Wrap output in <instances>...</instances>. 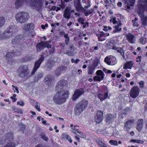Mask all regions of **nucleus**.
Segmentation results:
<instances>
[{"instance_id":"nucleus-28","label":"nucleus","mask_w":147,"mask_h":147,"mask_svg":"<svg viewBox=\"0 0 147 147\" xmlns=\"http://www.w3.org/2000/svg\"><path fill=\"white\" fill-rule=\"evenodd\" d=\"M71 15V13L68 9H67L65 10L64 13L63 15V17L65 18L69 19L70 18Z\"/></svg>"},{"instance_id":"nucleus-42","label":"nucleus","mask_w":147,"mask_h":147,"mask_svg":"<svg viewBox=\"0 0 147 147\" xmlns=\"http://www.w3.org/2000/svg\"><path fill=\"white\" fill-rule=\"evenodd\" d=\"M131 107H127L124 111V114L126 115L129 113L131 111Z\"/></svg>"},{"instance_id":"nucleus-54","label":"nucleus","mask_w":147,"mask_h":147,"mask_svg":"<svg viewBox=\"0 0 147 147\" xmlns=\"http://www.w3.org/2000/svg\"><path fill=\"white\" fill-rule=\"evenodd\" d=\"M69 41V38H65V44L66 45H67L68 44V42Z\"/></svg>"},{"instance_id":"nucleus-36","label":"nucleus","mask_w":147,"mask_h":147,"mask_svg":"<svg viewBox=\"0 0 147 147\" xmlns=\"http://www.w3.org/2000/svg\"><path fill=\"white\" fill-rule=\"evenodd\" d=\"M16 144L14 142H10L6 144L4 147H15Z\"/></svg>"},{"instance_id":"nucleus-49","label":"nucleus","mask_w":147,"mask_h":147,"mask_svg":"<svg viewBox=\"0 0 147 147\" xmlns=\"http://www.w3.org/2000/svg\"><path fill=\"white\" fill-rule=\"evenodd\" d=\"M139 84L140 86V87L142 88H143L144 87V82L143 81H141L140 82H139Z\"/></svg>"},{"instance_id":"nucleus-35","label":"nucleus","mask_w":147,"mask_h":147,"mask_svg":"<svg viewBox=\"0 0 147 147\" xmlns=\"http://www.w3.org/2000/svg\"><path fill=\"white\" fill-rule=\"evenodd\" d=\"M117 51L118 53H120L123 58L124 59L125 58L124 52V50L122 48H120L119 49H118Z\"/></svg>"},{"instance_id":"nucleus-21","label":"nucleus","mask_w":147,"mask_h":147,"mask_svg":"<svg viewBox=\"0 0 147 147\" xmlns=\"http://www.w3.org/2000/svg\"><path fill=\"white\" fill-rule=\"evenodd\" d=\"M134 122L133 120H129L127 121L124 124V129L125 130L128 131Z\"/></svg>"},{"instance_id":"nucleus-34","label":"nucleus","mask_w":147,"mask_h":147,"mask_svg":"<svg viewBox=\"0 0 147 147\" xmlns=\"http://www.w3.org/2000/svg\"><path fill=\"white\" fill-rule=\"evenodd\" d=\"M88 74H92L94 72V68L92 66H90L88 67Z\"/></svg>"},{"instance_id":"nucleus-17","label":"nucleus","mask_w":147,"mask_h":147,"mask_svg":"<svg viewBox=\"0 0 147 147\" xmlns=\"http://www.w3.org/2000/svg\"><path fill=\"white\" fill-rule=\"evenodd\" d=\"M54 78L53 76L50 75L46 76L44 79L45 83L48 86L51 85L54 81Z\"/></svg>"},{"instance_id":"nucleus-63","label":"nucleus","mask_w":147,"mask_h":147,"mask_svg":"<svg viewBox=\"0 0 147 147\" xmlns=\"http://www.w3.org/2000/svg\"><path fill=\"white\" fill-rule=\"evenodd\" d=\"M41 121L42 123L43 124L45 125L46 124V121L45 120H44V118H41Z\"/></svg>"},{"instance_id":"nucleus-29","label":"nucleus","mask_w":147,"mask_h":147,"mask_svg":"<svg viewBox=\"0 0 147 147\" xmlns=\"http://www.w3.org/2000/svg\"><path fill=\"white\" fill-rule=\"evenodd\" d=\"M134 0H127L125 2L127 3V8L129 9H130V6H132L134 3Z\"/></svg>"},{"instance_id":"nucleus-10","label":"nucleus","mask_w":147,"mask_h":147,"mask_svg":"<svg viewBox=\"0 0 147 147\" xmlns=\"http://www.w3.org/2000/svg\"><path fill=\"white\" fill-rule=\"evenodd\" d=\"M13 134L11 132L6 134L0 139V144H2L4 142L11 141L13 140Z\"/></svg>"},{"instance_id":"nucleus-6","label":"nucleus","mask_w":147,"mask_h":147,"mask_svg":"<svg viewBox=\"0 0 147 147\" xmlns=\"http://www.w3.org/2000/svg\"><path fill=\"white\" fill-rule=\"evenodd\" d=\"M37 0H16L15 3V7L18 9L23 5L24 2L30 3L31 6L33 8H36L37 6Z\"/></svg>"},{"instance_id":"nucleus-40","label":"nucleus","mask_w":147,"mask_h":147,"mask_svg":"<svg viewBox=\"0 0 147 147\" xmlns=\"http://www.w3.org/2000/svg\"><path fill=\"white\" fill-rule=\"evenodd\" d=\"M39 135L41 136V138L45 141H47L48 140V138L46 136L44 133H41L39 134Z\"/></svg>"},{"instance_id":"nucleus-16","label":"nucleus","mask_w":147,"mask_h":147,"mask_svg":"<svg viewBox=\"0 0 147 147\" xmlns=\"http://www.w3.org/2000/svg\"><path fill=\"white\" fill-rule=\"evenodd\" d=\"M103 112L101 111H98L95 116V119L96 123H99L102 120Z\"/></svg>"},{"instance_id":"nucleus-41","label":"nucleus","mask_w":147,"mask_h":147,"mask_svg":"<svg viewBox=\"0 0 147 147\" xmlns=\"http://www.w3.org/2000/svg\"><path fill=\"white\" fill-rule=\"evenodd\" d=\"M5 20L4 18L0 17V27L4 25Z\"/></svg>"},{"instance_id":"nucleus-27","label":"nucleus","mask_w":147,"mask_h":147,"mask_svg":"<svg viewBox=\"0 0 147 147\" xmlns=\"http://www.w3.org/2000/svg\"><path fill=\"white\" fill-rule=\"evenodd\" d=\"M55 64V62L51 59H49L46 63L47 67L49 68L52 67Z\"/></svg>"},{"instance_id":"nucleus-32","label":"nucleus","mask_w":147,"mask_h":147,"mask_svg":"<svg viewBox=\"0 0 147 147\" xmlns=\"http://www.w3.org/2000/svg\"><path fill=\"white\" fill-rule=\"evenodd\" d=\"M19 53L17 52L16 50H14L13 52H8L7 53L6 55L7 57H9L10 56L12 57V55L19 54Z\"/></svg>"},{"instance_id":"nucleus-25","label":"nucleus","mask_w":147,"mask_h":147,"mask_svg":"<svg viewBox=\"0 0 147 147\" xmlns=\"http://www.w3.org/2000/svg\"><path fill=\"white\" fill-rule=\"evenodd\" d=\"M122 25V24L121 23L119 22L117 25H115L114 27L115 29L112 32V33L114 34L115 33L117 32L121 31L122 30L121 27Z\"/></svg>"},{"instance_id":"nucleus-14","label":"nucleus","mask_w":147,"mask_h":147,"mask_svg":"<svg viewBox=\"0 0 147 147\" xmlns=\"http://www.w3.org/2000/svg\"><path fill=\"white\" fill-rule=\"evenodd\" d=\"M35 28V26L32 23L26 24L22 26L23 29L26 31H28L32 32L34 31Z\"/></svg>"},{"instance_id":"nucleus-62","label":"nucleus","mask_w":147,"mask_h":147,"mask_svg":"<svg viewBox=\"0 0 147 147\" xmlns=\"http://www.w3.org/2000/svg\"><path fill=\"white\" fill-rule=\"evenodd\" d=\"M43 76V74L42 73H39L38 76L39 78H41Z\"/></svg>"},{"instance_id":"nucleus-58","label":"nucleus","mask_w":147,"mask_h":147,"mask_svg":"<svg viewBox=\"0 0 147 147\" xmlns=\"http://www.w3.org/2000/svg\"><path fill=\"white\" fill-rule=\"evenodd\" d=\"M65 34V32H64L61 31L59 32V35L60 36H64V34Z\"/></svg>"},{"instance_id":"nucleus-61","label":"nucleus","mask_w":147,"mask_h":147,"mask_svg":"<svg viewBox=\"0 0 147 147\" xmlns=\"http://www.w3.org/2000/svg\"><path fill=\"white\" fill-rule=\"evenodd\" d=\"M65 53L69 56H71L73 55V54L72 53V52L71 51L68 52H66Z\"/></svg>"},{"instance_id":"nucleus-51","label":"nucleus","mask_w":147,"mask_h":147,"mask_svg":"<svg viewBox=\"0 0 147 147\" xmlns=\"http://www.w3.org/2000/svg\"><path fill=\"white\" fill-rule=\"evenodd\" d=\"M16 94H14L13 95V96H11V98L13 102L17 100L16 97Z\"/></svg>"},{"instance_id":"nucleus-19","label":"nucleus","mask_w":147,"mask_h":147,"mask_svg":"<svg viewBox=\"0 0 147 147\" xmlns=\"http://www.w3.org/2000/svg\"><path fill=\"white\" fill-rule=\"evenodd\" d=\"M126 37L128 41L130 43L133 44L136 41V37L134 35L131 33H129L126 36Z\"/></svg>"},{"instance_id":"nucleus-37","label":"nucleus","mask_w":147,"mask_h":147,"mask_svg":"<svg viewBox=\"0 0 147 147\" xmlns=\"http://www.w3.org/2000/svg\"><path fill=\"white\" fill-rule=\"evenodd\" d=\"M130 142H136L138 144H142L144 142V141L142 140L135 139H131L130 140Z\"/></svg>"},{"instance_id":"nucleus-53","label":"nucleus","mask_w":147,"mask_h":147,"mask_svg":"<svg viewBox=\"0 0 147 147\" xmlns=\"http://www.w3.org/2000/svg\"><path fill=\"white\" fill-rule=\"evenodd\" d=\"M30 113L32 114V115H31L30 116L32 118H33L34 117V116H35L36 114L35 112L32 111L30 112Z\"/></svg>"},{"instance_id":"nucleus-5","label":"nucleus","mask_w":147,"mask_h":147,"mask_svg":"<svg viewBox=\"0 0 147 147\" xmlns=\"http://www.w3.org/2000/svg\"><path fill=\"white\" fill-rule=\"evenodd\" d=\"M29 17L28 13L25 12L18 13L15 16L16 20L21 23H24L26 22Z\"/></svg>"},{"instance_id":"nucleus-48","label":"nucleus","mask_w":147,"mask_h":147,"mask_svg":"<svg viewBox=\"0 0 147 147\" xmlns=\"http://www.w3.org/2000/svg\"><path fill=\"white\" fill-rule=\"evenodd\" d=\"M63 138L66 139V140H68L69 139L71 138L70 136H69L68 135L66 134H64L63 135Z\"/></svg>"},{"instance_id":"nucleus-24","label":"nucleus","mask_w":147,"mask_h":147,"mask_svg":"<svg viewBox=\"0 0 147 147\" xmlns=\"http://www.w3.org/2000/svg\"><path fill=\"white\" fill-rule=\"evenodd\" d=\"M74 6L76 10L78 12H82L84 10V7L81 6L80 3L76 2L74 4Z\"/></svg>"},{"instance_id":"nucleus-45","label":"nucleus","mask_w":147,"mask_h":147,"mask_svg":"<svg viewBox=\"0 0 147 147\" xmlns=\"http://www.w3.org/2000/svg\"><path fill=\"white\" fill-rule=\"evenodd\" d=\"M13 109L16 112H18L20 113H22V111L20 109H19V108L13 107Z\"/></svg>"},{"instance_id":"nucleus-26","label":"nucleus","mask_w":147,"mask_h":147,"mask_svg":"<svg viewBox=\"0 0 147 147\" xmlns=\"http://www.w3.org/2000/svg\"><path fill=\"white\" fill-rule=\"evenodd\" d=\"M114 118V116L113 115L110 114L107 116L106 121L107 123L109 124L113 121Z\"/></svg>"},{"instance_id":"nucleus-60","label":"nucleus","mask_w":147,"mask_h":147,"mask_svg":"<svg viewBox=\"0 0 147 147\" xmlns=\"http://www.w3.org/2000/svg\"><path fill=\"white\" fill-rule=\"evenodd\" d=\"M141 56H138L137 58V60H136V61L137 62H140L141 61Z\"/></svg>"},{"instance_id":"nucleus-43","label":"nucleus","mask_w":147,"mask_h":147,"mask_svg":"<svg viewBox=\"0 0 147 147\" xmlns=\"http://www.w3.org/2000/svg\"><path fill=\"white\" fill-rule=\"evenodd\" d=\"M59 68H60L61 71L62 73L65 72L67 69V67L64 66H61L59 67Z\"/></svg>"},{"instance_id":"nucleus-20","label":"nucleus","mask_w":147,"mask_h":147,"mask_svg":"<svg viewBox=\"0 0 147 147\" xmlns=\"http://www.w3.org/2000/svg\"><path fill=\"white\" fill-rule=\"evenodd\" d=\"M48 42H45L43 44H37V50L38 49L40 50H42L46 47L48 49L51 48V45L49 44Z\"/></svg>"},{"instance_id":"nucleus-8","label":"nucleus","mask_w":147,"mask_h":147,"mask_svg":"<svg viewBox=\"0 0 147 147\" xmlns=\"http://www.w3.org/2000/svg\"><path fill=\"white\" fill-rule=\"evenodd\" d=\"M67 82L64 80H61L59 81L57 83L55 87V89L58 90L57 92H60L62 90H64L67 87Z\"/></svg>"},{"instance_id":"nucleus-15","label":"nucleus","mask_w":147,"mask_h":147,"mask_svg":"<svg viewBox=\"0 0 147 147\" xmlns=\"http://www.w3.org/2000/svg\"><path fill=\"white\" fill-rule=\"evenodd\" d=\"M84 92V90L82 88H80L77 90L75 92L72 97L73 100H75L77 99L80 96H81Z\"/></svg>"},{"instance_id":"nucleus-33","label":"nucleus","mask_w":147,"mask_h":147,"mask_svg":"<svg viewBox=\"0 0 147 147\" xmlns=\"http://www.w3.org/2000/svg\"><path fill=\"white\" fill-rule=\"evenodd\" d=\"M44 59V56L42 55L40 56L39 59L37 60V69L40 67V65Z\"/></svg>"},{"instance_id":"nucleus-64","label":"nucleus","mask_w":147,"mask_h":147,"mask_svg":"<svg viewBox=\"0 0 147 147\" xmlns=\"http://www.w3.org/2000/svg\"><path fill=\"white\" fill-rule=\"evenodd\" d=\"M56 24L55 23H53L52 24L51 26L53 28H55L56 27Z\"/></svg>"},{"instance_id":"nucleus-4","label":"nucleus","mask_w":147,"mask_h":147,"mask_svg":"<svg viewBox=\"0 0 147 147\" xmlns=\"http://www.w3.org/2000/svg\"><path fill=\"white\" fill-rule=\"evenodd\" d=\"M15 26L10 25L3 34L0 33V38L1 39H7L10 38L12 35L15 34Z\"/></svg>"},{"instance_id":"nucleus-12","label":"nucleus","mask_w":147,"mask_h":147,"mask_svg":"<svg viewBox=\"0 0 147 147\" xmlns=\"http://www.w3.org/2000/svg\"><path fill=\"white\" fill-rule=\"evenodd\" d=\"M140 90L137 86L132 88L130 91V95L131 97L134 98H136L139 95Z\"/></svg>"},{"instance_id":"nucleus-52","label":"nucleus","mask_w":147,"mask_h":147,"mask_svg":"<svg viewBox=\"0 0 147 147\" xmlns=\"http://www.w3.org/2000/svg\"><path fill=\"white\" fill-rule=\"evenodd\" d=\"M98 144L101 147H102L105 145V144L102 142L100 141H99L98 142Z\"/></svg>"},{"instance_id":"nucleus-31","label":"nucleus","mask_w":147,"mask_h":147,"mask_svg":"<svg viewBox=\"0 0 147 147\" xmlns=\"http://www.w3.org/2000/svg\"><path fill=\"white\" fill-rule=\"evenodd\" d=\"M109 143L111 145L117 146L118 145V144H121V142L120 141L118 142L116 140H111L109 141Z\"/></svg>"},{"instance_id":"nucleus-18","label":"nucleus","mask_w":147,"mask_h":147,"mask_svg":"<svg viewBox=\"0 0 147 147\" xmlns=\"http://www.w3.org/2000/svg\"><path fill=\"white\" fill-rule=\"evenodd\" d=\"M77 127H78V126L74 125L73 128H71V131L75 133L77 135V134L80 135L78 136L80 137L85 138V136L82 132L78 130L77 128Z\"/></svg>"},{"instance_id":"nucleus-1","label":"nucleus","mask_w":147,"mask_h":147,"mask_svg":"<svg viewBox=\"0 0 147 147\" xmlns=\"http://www.w3.org/2000/svg\"><path fill=\"white\" fill-rule=\"evenodd\" d=\"M137 12L140 17L142 24L144 26H147V17L144 15V12L147 11V0H139Z\"/></svg>"},{"instance_id":"nucleus-13","label":"nucleus","mask_w":147,"mask_h":147,"mask_svg":"<svg viewBox=\"0 0 147 147\" xmlns=\"http://www.w3.org/2000/svg\"><path fill=\"white\" fill-rule=\"evenodd\" d=\"M96 74L97 76L94 77V80L100 81L104 78L105 75L102 70H97L96 72Z\"/></svg>"},{"instance_id":"nucleus-30","label":"nucleus","mask_w":147,"mask_h":147,"mask_svg":"<svg viewBox=\"0 0 147 147\" xmlns=\"http://www.w3.org/2000/svg\"><path fill=\"white\" fill-rule=\"evenodd\" d=\"M108 92H107L103 94H99L98 95V97L101 100H103L104 99H105L108 96Z\"/></svg>"},{"instance_id":"nucleus-11","label":"nucleus","mask_w":147,"mask_h":147,"mask_svg":"<svg viewBox=\"0 0 147 147\" xmlns=\"http://www.w3.org/2000/svg\"><path fill=\"white\" fill-rule=\"evenodd\" d=\"M116 58L111 55L106 57L104 59V61L107 64L110 65H114L116 62Z\"/></svg>"},{"instance_id":"nucleus-22","label":"nucleus","mask_w":147,"mask_h":147,"mask_svg":"<svg viewBox=\"0 0 147 147\" xmlns=\"http://www.w3.org/2000/svg\"><path fill=\"white\" fill-rule=\"evenodd\" d=\"M144 123V120L141 119L138 120L137 122L136 128L138 131H141L143 127V124Z\"/></svg>"},{"instance_id":"nucleus-3","label":"nucleus","mask_w":147,"mask_h":147,"mask_svg":"<svg viewBox=\"0 0 147 147\" xmlns=\"http://www.w3.org/2000/svg\"><path fill=\"white\" fill-rule=\"evenodd\" d=\"M88 105V102L87 100L84 99L82 100L75 106L74 109L75 114L76 115H79L86 108Z\"/></svg>"},{"instance_id":"nucleus-7","label":"nucleus","mask_w":147,"mask_h":147,"mask_svg":"<svg viewBox=\"0 0 147 147\" xmlns=\"http://www.w3.org/2000/svg\"><path fill=\"white\" fill-rule=\"evenodd\" d=\"M24 40V38H23V35H18L15 37L14 38L12 39V43L13 45H15L17 44H20L21 46L23 45L22 47V46L21 47L22 48L23 47L24 48L28 45L26 43L23 42Z\"/></svg>"},{"instance_id":"nucleus-55","label":"nucleus","mask_w":147,"mask_h":147,"mask_svg":"<svg viewBox=\"0 0 147 147\" xmlns=\"http://www.w3.org/2000/svg\"><path fill=\"white\" fill-rule=\"evenodd\" d=\"M107 33H104L102 31L100 34V36H107Z\"/></svg>"},{"instance_id":"nucleus-59","label":"nucleus","mask_w":147,"mask_h":147,"mask_svg":"<svg viewBox=\"0 0 147 147\" xmlns=\"http://www.w3.org/2000/svg\"><path fill=\"white\" fill-rule=\"evenodd\" d=\"M109 2V3L113 5H114L115 4V0H110Z\"/></svg>"},{"instance_id":"nucleus-2","label":"nucleus","mask_w":147,"mask_h":147,"mask_svg":"<svg viewBox=\"0 0 147 147\" xmlns=\"http://www.w3.org/2000/svg\"><path fill=\"white\" fill-rule=\"evenodd\" d=\"M69 95L67 90L57 92L53 97V101L56 104H60L64 102Z\"/></svg>"},{"instance_id":"nucleus-47","label":"nucleus","mask_w":147,"mask_h":147,"mask_svg":"<svg viewBox=\"0 0 147 147\" xmlns=\"http://www.w3.org/2000/svg\"><path fill=\"white\" fill-rule=\"evenodd\" d=\"M144 69L142 67H140L139 68V70L138 71V73L143 74L144 72Z\"/></svg>"},{"instance_id":"nucleus-39","label":"nucleus","mask_w":147,"mask_h":147,"mask_svg":"<svg viewBox=\"0 0 147 147\" xmlns=\"http://www.w3.org/2000/svg\"><path fill=\"white\" fill-rule=\"evenodd\" d=\"M61 73H62L61 72V69L59 67L55 71V74L57 76H59L60 75Z\"/></svg>"},{"instance_id":"nucleus-38","label":"nucleus","mask_w":147,"mask_h":147,"mask_svg":"<svg viewBox=\"0 0 147 147\" xmlns=\"http://www.w3.org/2000/svg\"><path fill=\"white\" fill-rule=\"evenodd\" d=\"M34 57L32 56L29 57L26 56L24 57V60L25 61H31L34 59Z\"/></svg>"},{"instance_id":"nucleus-23","label":"nucleus","mask_w":147,"mask_h":147,"mask_svg":"<svg viewBox=\"0 0 147 147\" xmlns=\"http://www.w3.org/2000/svg\"><path fill=\"white\" fill-rule=\"evenodd\" d=\"M134 64V63L132 61H129L126 62L123 65V68L125 69H131L132 66Z\"/></svg>"},{"instance_id":"nucleus-50","label":"nucleus","mask_w":147,"mask_h":147,"mask_svg":"<svg viewBox=\"0 0 147 147\" xmlns=\"http://www.w3.org/2000/svg\"><path fill=\"white\" fill-rule=\"evenodd\" d=\"M17 104L20 106H23L24 105V102L22 101H18L17 102Z\"/></svg>"},{"instance_id":"nucleus-46","label":"nucleus","mask_w":147,"mask_h":147,"mask_svg":"<svg viewBox=\"0 0 147 147\" xmlns=\"http://www.w3.org/2000/svg\"><path fill=\"white\" fill-rule=\"evenodd\" d=\"M37 70V61H36L35 63L34 66L32 71L31 74L33 75L35 72Z\"/></svg>"},{"instance_id":"nucleus-44","label":"nucleus","mask_w":147,"mask_h":147,"mask_svg":"<svg viewBox=\"0 0 147 147\" xmlns=\"http://www.w3.org/2000/svg\"><path fill=\"white\" fill-rule=\"evenodd\" d=\"M140 43L144 45L145 44L146 42V39L144 37H141L140 39Z\"/></svg>"},{"instance_id":"nucleus-9","label":"nucleus","mask_w":147,"mask_h":147,"mask_svg":"<svg viewBox=\"0 0 147 147\" xmlns=\"http://www.w3.org/2000/svg\"><path fill=\"white\" fill-rule=\"evenodd\" d=\"M18 71L19 76L23 77L26 76L29 72L28 66L26 65L20 66Z\"/></svg>"},{"instance_id":"nucleus-56","label":"nucleus","mask_w":147,"mask_h":147,"mask_svg":"<svg viewBox=\"0 0 147 147\" xmlns=\"http://www.w3.org/2000/svg\"><path fill=\"white\" fill-rule=\"evenodd\" d=\"M112 20V22H113V24H115L118 23L117 21L116 20L115 18H113Z\"/></svg>"},{"instance_id":"nucleus-57","label":"nucleus","mask_w":147,"mask_h":147,"mask_svg":"<svg viewBox=\"0 0 147 147\" xmlns=\"http://www.w3.org/2000/svg\"><path fill=\"white\" fill-rule=\"evenodd\" d=\"M90 3L88 2L87 5L84 6V8L85 9H88L90 6Z\"/></svg>"}]
</instances>
